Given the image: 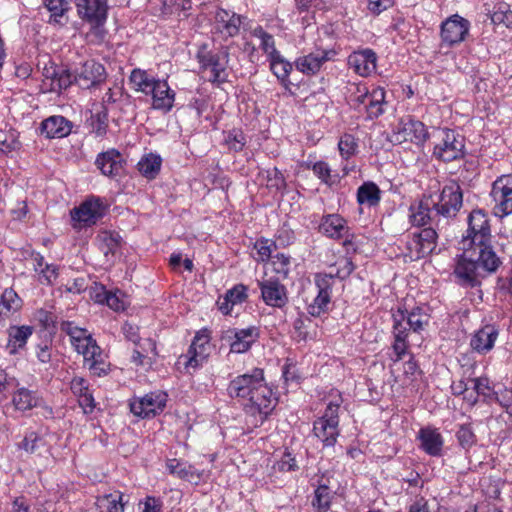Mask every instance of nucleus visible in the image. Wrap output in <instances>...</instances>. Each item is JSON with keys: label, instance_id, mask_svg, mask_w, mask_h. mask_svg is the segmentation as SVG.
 I'll return each mask as SVG.
<instances>
[{"label": "nucleus", "instance_id": "1", "mask_svg": "<svg viewBox=\"0 0 512 512\" xmlns=\"http://www.w3.org/2000/svg\"><path fill=\"white\" fill-rule=\"evenodd\" d=\"M226 391L230 398L245 401L243 410L255 427L261 426L278 404V398L268 386L261 368H253L232 378Z\"/></svg>", "mask_w": 512, "mask_h": 512}, {"label": "nucleus", "instance_id": "2", "mask_svg": "<svg viewBox=\"0 0 512 512\" xmlns=\"http://www.w3.org/2000/svg\"><path fill=\"white\" fill-rule=\"evenodd\" d=\"M329 397L324 414L313 423V433L325 447H333L337 442L340 434L339 409L343 403L342 395L338 391L330 393Z\"/></svg>", "mask_w": 512, "mask_h": 512}, {"label": "nucleus", "instance_id": "3", "mask_svg": "<svg viewBox=\"0 0 512 512\" xmlns=\"http://www.w3.org/2000/svg\"><path fill=\"white\" fill-rule=\"evenodd\" d=\"M196 59L200 70L203 73H209L207 78L209 82L219 86L227 81L228 47L208 49L207 45H202L196 53Z\"/></svg>", "mask_w": 512, "mask_h": 512}, {"label": "nucleus", "instance_id": "4", "mask_svg": "<svg viewBox=\"0 0 512 512\" xmlns=\"http://www.w3.org/2000/svg\"><path fill=\"white\" fill-rule=\"evenodd\" d=\"M433 140V156L443 162H452L464 158L465 138L448 128H435L430 134Z\"/></svg>", "mask_w": 512, "mask_h": 512}, {"label": "nucleus", "instance_id": "5", "mask_svg": "<svg viewBox=\"0 0 512 512\" xmlns=\"http://www.w3.org/2000/svg\"><path fill=\"white\" fill-rule=\"evenodd\" d=\"M107 204L97 196H90L70 211L72 227L76 230L91 227L104 217Z\"/></svg>", "mask_w": 512, "mask_h": 512}, {"label": "nucleus", "instance_id": "6", "mask_svg": "<svg viewBox=\"0 0 512 512\" xmlns=\"http://www.w3.org/2000/svg\"><path fill=\"white\" fill-rule=\"evenodd\" d=\"M435 216L445 219L454 218L463 204V194L458 183L451 181L446 184L440 194L433 195Z\"/></svg>", "mask_w": 512, "mask_h": 512}, {"label": "nucleus", "instance_id": "7", "mask_svg": "<svg viewBox=\"0 0 512 512\" xmlns=\"http://www.w3.org/2000/svg\"><path fill=\"white\" fill-rule=\"evenodd\" d=\"M314 284L317 294L312 302L308 304L307 311L311 316L319 317L329 310L335 277L332 274L316 273Z\"/></svg>", "mask_w": 512, "mask_h": 512}, {"label": "nucleus", "instance_id": "8", "mask_svg": "<svg viewBox=\"0 0 512 512\" xmlns=\"http://www.w3.org/2000/svg\"><path fill=\"white\" fill-rule=\"evenodd\" d=\"M493 213L499 218L512 214V175H501L492 184Z\"/></svg>", "mask_w": 512, "mask_h": 512}, {"label": "nucleus", "instance_id": "9", "mask_svg": "<svg viewBox=\"0 0 512 512\" xmlns=\"http://www.w3.org/2000/svg\"><path fill=\"white\" fill-rule=\"evenodd\" d=\"M438 234L434 227H426L419 232L412 233L407 241L406 257L416 261L431 254L437 246Z\"/></svg>", "mask_w": 512, "mask_h": 512}, {"label": "nucleus", "instance_id": "10", "mask_svg": "<svg viewBox=\"0 0 512 512\" xmlns=\"http://www.w3.org/2000/svg\"><path fill=\"white\" fill-rule=\"evenodd\" d=\"M462 249L463 253L456 262L454 275L462 286L475 287L480 283L482 269L474 258V252L465 245H462Z\"/></svg>", "mask_w": 512, "mask_h": 512}, {"label": "nucleus", "instance_id": "11", "mask_svg": "<svg viewBox=\"0 0 512 512\" xmlns=\"http://www.w3.org/2000/svg\"><path fill=\"white\" fill-rule=\"evenodd\" d=\"M168 395L163 391H154L130 402V411L140 418H152L163 412Z\"/></svg>", "mask_w": 512, "mask_h": 512}, {"label": "nucleus", "instance_id": "12", "mask_svg": "<svg viewBox=\"0 0 512 512\" xmlns=\"http://www.w3.org/2000/svg\"><path fill=\"white\" fill-rule=\"evenodd\" d=\"M76 85L81 89H92L106 82L107 72L103 64L91 59L74 69Z\"/></svg>", "mask_w": 512, "mask_h": 512}, {"label": "nucleus", "instance_id": "13", "mask_svg": "<svg viewBox=\"0 0 512 512\" xmlns=\"http://www.w3.org/2000/svg\"><path fill=\"white\" fill-rule=\"evenodd\" d=\"M392 137L397 143L409 141L420 146L430 138V133L421 121L407 117L399 121Z\"/></svg>", "mask_w": 512, "mask_h": 512}, {"label": "nucleus", "instance_id": "14", "mask_svg": "<svg viewBox=\"0 0 512 512\" xmlns=\"http://www.w3.org/2000/svg\"><path fill=\"white\" fill-rule=\"evenodd\" d=\"M483 241H492L489 218L483 210L476 209L468 216L467 235L463 238L462 245L479 244Z\"/></svg>", "mask_w": 512, "mask_h": 512}, {"label": "nucleus", "instance_id": "15", "mask_svg": "<svg viewBox=\"0 0 512 512\" xmlns=\"http://www.w3.org/2000/svg\"><path fill=\"white\" fill-rule=\"evenodd\" d=\"M435 203L433 194H424L421 199L413 202L409 207V222L414 227H424L426 225L439 226L440 219L435 216Z\"/></svg>", "mask_w": 512, "mask_h": 512}, {"label": "nucleus", "instance_id": "16", "mask_svg": "<svg viewBox=\"0 0 512 512\" xmlns=\"http://www.w3.org/2000/svg\"><path fill=\"white\" fill-rule=\"evenodd\" d=\"M61 330L70 337V342L75 350L83 355L92 357L98 351V345L86 329L74 325L73 322L61 323Z\"/></svg>", "mask_w": 512, "mask_h": 512}, {"label": "nucleus", "instance_id": "17", "mask_svg": "<svg viewBox=\"0 0 512 512\" xmlns=\"http://www.w3.org/2000/svg\"><path fill=\"white\" fill-rule=\"evenodd\" d=\"M78 16L94 27L102 26L107 19V0H74Z\"/></svg>", "mask_w": 512, "mask_h": 512}, {"label": "nucleus", "instance_id": "18", "mask_svg": "<svg viewBox=\"0 0 512 512\" xmlns=\"http://www.w3.org/2000/svg\"><path fill=\"white\" fill-rule=\"evenodd\" d=\"M263 302L274 308H282L288 303V292L278 278L270 277L258 281Z\"/></svg>", "mask_w": 512, "mask_h": 512}, {"label": "nucleus", "instance_id": "19", "mask_svg": "<svg viewBox=\"0 0 512 512\" xmlns=\"http://www.w3.org/2000/svg\"><path fill=\"white\" fill-rule=\"evenodd\" d=\"M210 335L206 329L196 333L187 351L185 362L188 368H198L203 365L210 354Z\"/></svg>", "mask_w": 512, "mask_h": 512}, {"label": "nucleus", "instance_id": "20", "mask_svg": "<svg viewBox=\"0 0 512 512\" xmlns=\"http://www.w3.org/2000/svg\"><path fill=\"white\" fill-rule=\"evenodd\" d=\"M470 23L465 18L455 14L446 19L441 25L442 41L448 46L456 45L465 40Z\"/></svg>", "mask_w": 512, "mask_h": 512}, {"label": "nucleus", "instance_id": "21", "mask_svg": "<svg viewBox=\"0 0 512 512\" xmlns=\"http://www.w3.org/2000/svg\"><path fill=\"white\" fill-rule=\"evenodd\" d=\"M225 338L230 341L231 352L245 353L259 338V329L255 326L244 329H229Z\"/></svg>", "mask_w": 512, "mask_h": 512}, {"label": "nucleus", "instance_id": "22", "mask_svg": "<svg viewBox=\"0 0 512 512\" xmlns=\"http://www.w3.org/2000/svg\"><path fill=\"white\" fill-rule=\"evenodd\" d=\"M467 247L471 249V252H474V258H476L478 265L485 272H495L502 263L492 246V241H483L479 244L468 245Z\"/></svg>", "mask_w": 512, "mask_h": 512}, {"label": "nucleus", "instance_id": "23", "mask_svg": "<svg viewBox=\"0 0 512 512\" xmlns=\"http://www.w3.org/2000/svg\"><path fill=\"white\" fill-rule=\"evenodd\" d=\"M335 55L333 50H317L295 60V67L301 73L311 76L317 74L322 65Z\"/></svg>", "mask_w": 512, "mask_h": 512}, {"label": "nucleus", "instance_id": "24", "mask_svg": "<svg viewBox=\"0 0 512 512\" xmlns=\"http://www.w3.org/2000/svg\"><path fill=\"white\" fill-rule=\"evenodd\" d=\"M125 160L116 149H109L100 153L95 161V165L105 176L115 178L123 172Z\"/></svg>", "mask_w": 512, "mask_h": 512}, {"label": "nucleus", "instance_id": "25", "mask_svg": "<svg viewBox=\"0 0 512 512\" xmlns=\"http://www.w3.org/2000/svg\"><path fill=\"white\" fill-rule=\"evenodd\" d=\"M148 96H151L152 107L155 110L167 113L174 106L176 93L170 88L167 80L158 79Z\"/></svg>", "mask_w": 512, "mask_h": 512}, {"label": "nucleus", "instance_id": "26", "mask_svg": "<svg viewBox=\"0 0 512 512\" xmlns=\"http://www.w3.org/2000/svg\"><path fill=\"white\" fill-rule=\"evenodd\" d=\"M349 230L347 221L339 214L324 215L319 225V231L329 238H346L345 245L348 243Z\"/></svg>", "mask_w": 512, "mask_h": 512}, {"label": "nucleus", "instance_id": "27", "mask_svg": "<svg viewBox=\"0 0 512 512\" xmlns=\"http://www.w3.org/2000/svg\"><path fill=\"white\" fill-rule=\"evenodd\" d=\"M499 330L494 325H485L477 330L470 340L471 348L480 353L486 354L490 352L498 338Z\"/></svg>", "mask_w": 512, "mask_h": 512}, {"label": "nucleus", "instance_id": "28", "mask_svg": "<svg viewBox=\"0 0 512 512\" xmlns=\"http://www.w3.org/2000/svg\"><path fill=\"white\" fill-rule=\"evenodd\" d=\"M72 128L71 121L61 115H53L41 122L40 132L48 139L64 138L71 133Z\"/></svg>", "mask_w": 512, "mask_h": 512}, {"label": "nucleus", "instance_id": "29", "mask_svg": "<svg viewBox=\"0 0 512 512\" xmlns=\"http://www.w3.org/2000/svg\"><path fill=\"white\" fill-rule=\"evenodd\" d=\"M70 389L73 395L77 397L78 403L84 413H92L96 407V402L88 381L83 377L76 376L70 382Z\"/></svg>", "mask_w": 512, "mask_h": 512}, {"label": "nucleus", "instance_id": "30", "mask_svg": "<svg viewBox=\"0 0 512 512\" xmlns=\"http://www.w3.org/2000/svg\"><path fill=\"white\" fill-rule=\"evenodd\" d=\"M376 54L371 49L353 52L348 65L359 75L368 76L376 70Z\"/></svg>", "mask_w": 512, "mask_h": 512}, {"label": "nucleus", "instance_id": "31", "mask_svg": "<svg viewBox=\"0 0 512 512\" xmlns=\"http://www.w3.org/2000/svg\"><path fill=\"white\" fill-rule=\"evenodd\" d=\"M217 29L227 37L239 34L243 17L233 11L219 9L215 16Z\"/></svg>", "mask_w": 512, "mask_h": 512}, {"label": "nucleus", "instance_id": "32", "mask_svg": "<svg viewBox=\"0 0 512 512\" xmlns=\"http://www.w3.org/2000/svg\"><path fill=\"white\" fill-rule=\"evenodd\" d=\"M418 439L421 442L420 447L430 456H440L443 449L444 440L437 429L431 427L421 428L418 433Z\"/></svg>", "mask_w": 512, "mask_h": 512}, {"label": "nucleus", "instance_id": "33", "mask_svg": "<svg viewBox=\"0 0 512 512\" xmlns=\"http://www.w3.org/2000/svg\"><path fill=\"white\" fill-rule=\"evenodd\" d=\"M393 318L394 324L392 334L394 337V342L392 348L396 355L395 361H399L406 354L409 347L408 336L411 330L400 318H398V315H393Z\"/></svg>", "mask_w": 512, "mask_h": 512}, {"label": "nucleus", "instance_id": "34", "mask_svg": "<svg viewBox=\"0 0 512 512\" xmlns=\"http://www.w3.org/2000/svg\"><path fill=\"white\" fill-rule=\"evenodd\" d=\"M166 467L170 474L194 484L200 482L204 473V471H198L194 466L177 459H169Z\"/></svg>", "mask_w": 512, "mask_h": 512}, {"label": "nucleus", "instance_id": "35", "mask_svg": "<svg viewBox=\"0 0 512 512\" xmlns=\"http://www.w3.org/2000/svg\"><path fill=\"white\" fill-rule=\"evenodd\" d=\"M381 198V189L372 181L363 182L357 189L356 199L360 206L376 207L379 205Z\"/></svg>", "mask_w": 512, "mask_h": 512}, {"label": "nucleus", "instance_id": "36", "mask_svg": "<svg viewBox=\"0 0 512 512\" xmlns=\"http://www.w3.org/2000/svg\"><path fill=\"white\" fill-rule=\"evenodd\" d=\"M48 80L50 81L48 90L55 93H59L63 89H67L72 84H76L74 71L72 72L68 69H54L51 75H49V71H47L46 80L43 82V85L47 86Z\"/></svg>", "mask_w": 512, "mask_h": 512}, {"label": "nucleus", "instance_id": "37", "mask_svg": "<svg viewBox=\"0 0 512 512\" xmlns=\"http://www.w3.org/2000/svg\"><path fill=\"white\" fill-rule=\"evenodd\" d=\"M396 315H398V318L414 333H420L429 322L428 314L420 307H415L410 312L398 310Z\"/></svg>", "mask_w": 512, "mask_h": 512}, {"label": "nucleus", "instance_id": "38", "mask_svg": "<svg viewBox=\"0 0 512 512\" xmlns=\"http://www.w3.org/2000/svg\"><path fill=\"white\" fill-rule=\"evenodd\" d=\"M73 0H45L44 5L50 12L49 23L65 25L68 21L66 16L70 10Z\"/></svg>", "mask_w": 512, "mask_h": 512}, {"label": "nucleus", "instance_id": "39", "mask_svg": "<svg viewBox=\"0 0 512 512\" xmlns=\"http://www.w3.org/2000/svg\"><path fill=\"white\" fill-rule=\"evenodd\" d=\"M33 329L30 326H12L8 330L7 349L14 354L18 349L23 348L28 338L32 335Z\"/></svg>", "mask_w": 512, "mask_h": 512}, {"label": "nucleus", "instance_id": "40", "mask_svg": "<svg viewBox=\"0 0 512 512\" xmlns=\"http://www.w3.org/2000/svg\"><path fill=\"white\" fill-rule=\"evenodd\" d=\"M157 80V78L151 76L146 70L139 68L133 69L129 77L132 88L147 96L151 93Z\"/></svg>", "mask_w": 512, "mask_h": 512}, {"label": "nucleus", "instance_id": "41", "mask_svg": "<svg viewBox=\"0 0 512 512\" xmlns=\"http://www.w3.org/2000/svg\"><path fill=\"white\" fill-rule=\"evenodd\" d=\"M122 493L114 491L113 493L103 494L96 497L97 512H124V504L122 502Z\"/></svg>", "mask_w": 512, "mask_h": 512}, {"label": "nucleus", "instance_id": "42", "mask_svg": "<svg viewBox=\"0 0 512 512\" xmlns=\"http://www.w3.org/2000/svg\"><path fill=\"white\" fill-rule=\"evenodd\" d=\"M271 72L286 88L291 84L289 75L293 69V65L286 60L281 54L268 59Z\"/></svg>", "mask_w": 512, "mask_h": 512}, {"label": "nucleus", "instance_id": "43", "mask_svg": "<svg viewBox=\"0 0 512 512\" xmlns=\"http://www.w3.org/2000/svg\"><path fill=\"white\" fill-rule=\"evenodd\" d=\"M162 159L159 155L149 153L144 155L137 164L140 174L149 179H155L160 172Z\"/></svg>", "mask_w": 512, "mask_h": 512}, {"label": "nucleus", "instance_id": "44", "mask_svg": "<svg viewBox=\"0 0 512 512\" xmlns=\"http://www.w3.org/2000/svg\"><path fill=\"white\" fill-rule=\"evenodd\" d=\"M38 397L34 391L18 388L12 398L14 407L19 411H27L38 405Z\"/></svg>", "mask_w": 512, "mask_h": 512}, {"label": "nucleus", "instance_id": "45", "mask_svg": "<svg viewBox=\"0 0 512 512\" xmlns=\"http://www.w3.org/2000/svg\"><path fill=\"white\" fill-rule=\"evenodd\" d=\"M385 103V91L383 88H375L371 91L370 98L364 111L368 119L378 118L384 113L383 105Z\"/></svg>", "mask_w": 512, "mask_h": 512}, {"label": "nucleus", "instance_id": "46", "mask_svg": "<svg viewBox=\"0 0 512 512\" xmlns=\"http://www.w3.org/2000/svg\"><path fill=\"white\" fill-rule=\"evenodd\" d=\"M22 300L13 289H6L0 297V317H9L21 308Z\"/></svg>", "mask_w": 512, "mask_h": 512}, {"label": "nucleus", "instance_id": "47", "mask_svg": "<svg viewBox=\"0 0 512 512\" xmlns=\"http://www.w3.org/2000/svg\"><path fill=\"white\" fill-rule=\"evenodd\" d=\"M84 364L88 367L90 372L98 377L104 376L110 369V364L105 361L102 350L98 347V351H95V355L92 357L83 356Z\"/></svg>", "mask_w": 512, "mask_h": 512}, {"label": "nucleus", "instance_id": "48", "mask_svg": "<svg viewBox=\"0 0 512 512\" xmlns=\"http://www.w3.org/2000/svg\"><path fill=\"white\" fill-rule=\"evenodd\" d=\"M20 448L30 454L41 453L42 449H47L45 438L37 432H28L20 444Z\"/></svg>", "mask_w": 512, "mask_h": 512}, {"label": "nucleus", "instance_id": "49", "mask_svg": "<svg viewBox=\"0 0 512 512\" xmlns=\"http://www.w3.org/2000/svg\"><path fill=\"white\" fill-rule=\"evenodd\" d=\"M459 446L465 451L470 450L477 443V437L470 423L460 424L455 433Z\"/></svg>", "mask_w": 512, "mask_h": 512}, {"label": "nucleus", "instance_id": "50", "mask_svg": "<svg viewBox=\"0 0 512 512\" xmlns=\"http://www.w3.org/2000/svg\"><path fill=\"white\" fill-rule=\"evenodd\" d=\"M254 249L256 250L254 259L257 262H267L272 258V252L277 249V245L275 241L262 237L256 240Z\"/></svg>", "mask_w": 512, "mask_h": 512}, {"label": "nucleus", "instance_id": "51", "mask_svg": "<svg viewBox=\"0 0 512 512\" xmlns=\"http://www.w3.org/2000/svg\"><path fill=\"white\" fill-rule=\"evenodd\" d=\"M470 382L473 384V390L475 391V396L471 393L469 396H465L464 399L470 402L471 405H474L477 402V396L482 395L484 397L490 396L492 392V388L490 387V382L487 377H478L470 379Z\"/></svg>", "mask_w": 512, "mask_h": 512}, {"label": "nucleus", "instance_id": "52", "mask_svg": "<svg viewBox=\"0 0 512 512\" xmlns=\"http://www.w3.org/2000/svg\"><path fill=\"white\" fill-rule=\"evenodd\" d=\"M313 173L325 184L332 186L339 182V176L332 174V171L328 163L324 161L315 162L312 165Z\"/></svg>", "mask_w": 512, "mask_h": 512}, {"label": "nucleus", "instance_id": "53", "mask_svg": "<svg viewBox=\"0 0 512 512\" xmlns=\"http://www.w3.org/2000/svg\"><path fill=\"white\" fill-rule=\"evenodd\" d=\"M491 21L495 25H503L507 28L512 27V11L506 3H500L494 7L491 14Z\"/></svg>", "mask_w": 512, "mask_h": 512}, {"label": "nucleus", "instance_id": "54", "mask_svg": "<svg viewBox=\"0 0 512 512\" xmlns=\"http://www.w3.org/2000/svg\"><path fill=\"white\" fill-rule=\"evenodd\" d=\"M314 499L312 501L313 507L319 512H327L331 504V491L326 485H320L314 493Z\"/></svg>", "mask_w": 512, "mask_h": 512}, {"label": "nucleus", "instance_id": "55", "mask_svg": "<svg viewBox=\"0 0 512 512\" xmlns=\"http://www.w3.org/2000/svg\"><path fill=\"white\" fill-rule=\"evenodd\" d=\"M271 259L273 271L286 279L290 273L291 257L284 253H278Z\"/></svg>", "mask_w": 512, "mask_h": 512}, {"label": "nucleus", "instance_id": "56", "mask_svg": "<svg viewBox=\"0 0 512 512\" xmlns=\"http://www.w3.org/2000/svg\"><path fill=\"white\" fill-rule=\"evenodd\" d=\"M357 147L356 139L351 134H344L338 143L340 155L346 160L356 153Z\"/></svg>", "mask_w": 512, "mask_h": 512}, {"label": "nucleus", "instance_id": "57", "mask_svg": "<svg viewBox=\"0 0 512 512\" xmlns=\"http://www.w3.org/2000/svg\"><path fill=\"white\" fill-rule=\"evenodd\" d=\"M371 92L365 86H357L356 92L350 97L351 106L361 112L365 109L367 102L370 98Z\"/></svg>", "mask_w": 512, "mask_h": 512}, {"label": "nucleus", "instance_id": "58", "mask_svg": "<svg viewBox=\"0 0 512 512\" xmlns=\"http://www.w3.org/2000/svg\"><path fill=\"white\" fill-rule=\"evenodd\" d=\"M225 295L226 301H230L231 305L242 304L247 299V287L243 284L235 285Z\"/></svg>", "mask_w": 512, "mask_h": 512}, {"label": "nucleus", "instance_id": "59", "mask_svg": "<svg viewBox=\"0 0 512 512\" xmlns=\"http://www.w3.org/2000/svg\"><path fill=\"white\" fill-rule=\"evenodd\" d=\"M312 323L310 318L299 316L293 322V329L298 341H305L308 338V327Z\"/></svg>", "mask_w": 512, "mask_h": 512}, {"label": "nucleus", "instance_id": "60", "mask_svg": "<svg viewBox=\"0 0 512 512\" xmlns=\"http://www.w3.org/2000/svg\"><path fill=\"white\" fill-rule=\"evenodd\" d=\"M267 185L277 190L285 188L284 176L276 167L267 170Z\"/></svg>", "mask_w": 512, "mask_h": 512}, {"label": "nucleus", "instance_id": "61", "mask_svg": "<svg viewBox=\"0 0 512 512\" xmlns=\"http://www.w3.org/2000/svg\"><path fill=\"white\" fill-rule=\"evenodd\" d=\"M226 143L229 149L236 152L241 151L246 143L243 133L239 130H233L229 132L226 137Z\"/></svg>", "mask_w": 512, "mask_h": 512}, {"label": "nucleus", "instance_id": "62", "mask_svg": "<svg viewBox=\"0 0 512 512\" xmlns=\"http://www.w3.org/2000/svg\"><path fill=\"white\" fill-rule=\"evenodd\" d=\"M339 267L337 268V271L335 273L330 272L329 274H332L335 277V283L338 279H344L348 277L354 270V264L353 262L348 259L344 258L338 262Z\"/></svg>", "mask_w": 512, "mask_h": 512}, {"label": "nucleus", "instance_id": "63", "mask_svg": "<svg viewBox=\"0 0 512 512\" xmlns=\"http://www.w3.org/2000/svg\"><path fill=\"white\" fill-rule=\"evenodd\" d=\"M275 467L282 472H290L298 469L297 462L291 453H284L281 459L276 462Z\"/></svg>", "mask_w": 512, "mask_h": 512}, {"label": "nucleus", "instance_id": "64", "mask_svg": "<svg viewBox=\"0 0 512 512\" xmlns=\"http://www.w3.org/2000/svg\"><path fill=\"white\" fill-rule=\"evenodd\" d=\"M498 403L512 417V389H505L497 397Z\"/></svg>", "mask_w": 512, "mask_h": 512}]
</instances>
